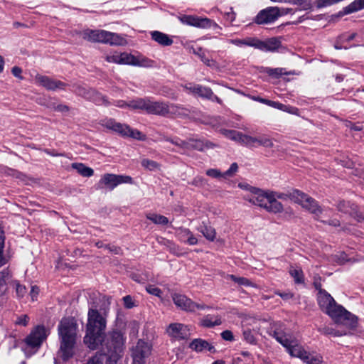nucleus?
Masks as SVG:
<instances>
[{
    "instance_id": "nucleus-1",
    "label": "nucleus",
    "mask_w": 364,
    "mask_h": 364,
    "mask_svg": "<svg viewBox=\"0 0 364 364\" xmlns=\"http://www.w3.org/2000/svg\"><path fill=\"white\" fill-rule=\"evenodd\" d=\"M318 303L321 309L325 311L338 325L343 326L346 329L341 332L333 331L327 328L325 333L340 336L347 334L349 330L357 326V318L341 306L336 304L331 296L325 291L319 290L318 294Z\"/></svg>"
},
{
    "instance_id": "nucleus-2",
    "label": "nucleus",
    "mask_w": 364,
    "mask_h": 364,
    "mask_svg": "<svg viewBox=\"0 0 364 364\" xmlns=\"http://www.w3.org/2000/svg\"><path fill=\"white\" fill-rule=\"evenodd\" d=\"M98 304H94L88 311L87 333L84 342L91 349H95L104 341V331L106 328L105 318L98 312Z\"/></svg>"
},
{
    "instance_id": "nucleus-3",
    "label": "nucleus",
    "mask_w": 364,
    "mask_h": 364,
    "mask_svg": "<svg viewBox=\"0 0 364 364\" xmlns=\"http://www.w3.org/2000/svg\"><path fill=\"white\" fill-rule=\"evenodd\" d=\"M77 324L73 318H63L58 325L60 341L59 354L63 360H68L74 354L77 341Z\"/></svg>"
},
{
    "instance_id": "nucleus-4",
    "label": "nucleus",
    "mask_w": 364,
    "mask_h": 364,
    "mask_svg": "<svg viewBox=\"0 0 364 364\" xmlns=\"http://www.w3.org/2000/svg\"><path fill=\"white\" fill-rule=\"evenodd\" d=\"M269 334L285 347L291 356L299 358L307 364H321L322 358L306 352L296 340L289 338L278 329H271Z\"/></svg>"
},
{
    "instance_id": "nucleus-5",
    "label": "nucleus",
    "mask_w": 364,
    "mask_h": 364,
    "mask_svg": "<svg viewBox=\"0 0 364 364\" xmlns=\"http://www.w3.org/2000/svg\"><path fill=\"white\" fill-rule=\"evenodd\" d=\"M82 38L91 42L108 43L111 46H125L127 42L124 38L117 33L105 30H85Z\"/></svg>"
},
{
    "instance_id": "nucleus-6",
    "label": "nucleus",
    "mask_w": 364,
    "mask_h": 364,
    "mask_svg": "<svg viewBox=\"0 0 364 364\" xmlns=\"http://www.w3.org/2000/svg\"><path fill=\"white\" fill-rule=\"evenodd\" d=\"M48 331L44 326H38L24 339L23 350L27 356L34 354L48 336Z\"/></svg>"
},
{
    "instance_id": "nucleus-7",
    "label": "nucleus",
    "mask_w": 364,
    "mask_h": 364,
    "mask_svg": "<svg viewBox=\"0 0 364 364\" xmlns=\"http://www.w3.org/2000/svg\"><path fill=\"white\" fill-rule=\"evenodd\" d=\"M100 124L124 137H131L138 140H144L146 136L137 129H132L125 124H121L113 119H105L100 122Z\"/></svg>"
},
{
    "instance_id": "nucleus-8",
    "label": "nucleus",
    "mask_w": 364,
    "mask_h": 364,
    "mask_svg": "<svg viewBox=\"0 0 364 364\" xmlns=\"http://www.w3.org/2000/svg\"><path fill=\"white\" fill-rule=\"evenodd\" d=\"M124 343V338L121 332L114 331L109 335L106 343L109 354V360L106 364H117V359L122 352Z\"/></svg>"
},
{
    "instance_id": "nucleus-9",
    "label": "nucleus",
    "mask_w": 364,
    "mask_h": 364,
    "mask_svg": "<svg viewBox=\"0 0 364 364\" xmlns=\"http://www.w3.org/2000/svg\"><path fill=\"white\" fill-rule=\"evenodd\" d=\"M291 198L295 203L315 214L318 219H319V214H323L325 212L318 207L317 203L313 198L298 190H295L291 193Z\"/></svg>"
},
{
    "instance_id": "nucleus-10",
    "label": "nucleus",
    "mask_w": 364,
    "mask_h": 364,
    "mask_svg": "<svg viewBox=\"0 0 364 364\" xmlns=\"http://www.w3.org/2000/svg\"><path fill=\"white\" fill-rule=\"evenodd\" d=\"M166 141H170L178 148L183 150V152L189 150L203 151L205 148L212 147V144L210 142H204L200 139L189 138L187 140H182L178 137L173 139H166Z\"/></svg>"
},
{
    "instance_id": "nucleus-11",
    "label": "nucleus",
    "mask_w": 364,
    "mask_h": 364,
    "mask_svg": "<svg viewBox=\"0 0 364 364\" xmlns=\"http://www.w3.org/2000/svg\"><path fill=\"white\" fill-rule=\"evenodd\" d=\"M122 183L132 184L133 179L129 176L105 173L102 176L99 181L101 188H105L111 191Z\"/></svg>"
},
{
    "instance_id": "nucleus-12",
    "label": "nucleus",
    "mask_w": 364,
    "mask_h": 364,
    "mask_svg": "<svg viewBox=\"0 0 364 364\" xmlns=\"http://www.w3.org/2000/svg\"><path fill=\"white\" fill-rule=\"evenodd\" d=\"M289 9L269 7L261 11L256 17V23L258 24H267L275 21L278 17L289 13Z\"/></svg>"
},
{
    "instance_id": "nucleus-13",
    "label": "nucleus",
    "mask_w": 364,
    "mask_h": 364,
    "mask_svg": "<svg viewBox=\"0 0 364 364\" xmlns=\"http://www.w3.org/2000/svg\"><path fill=\"white\" fill-rule=\"evenodd\" d=\"M120 64L150 68L154 65V61L141 54L135 55L127 52H123L121 55Z\"/></svg>"
},
{
    "instance_id": "nucleus-14",
    "label": "nucleus",
    "mask_w": 364,
    "mask_h": 364,
    "mask_svg": "<svg viewBox=\"0 0 364 364\" xmlns=\"http://www.w3.org/2000/svg\"><path fill=\"white\" fill-rule=\"evenodd\" d=\"M172 299L177 307L186 311L193 312L197 310H203L208 308V306L204 304L193 302L186 296L181 294H173L172 295Z\"/></svg>"
},
{
    "instance_id": "nucleus-15",
    "label": "nucleus",
    "mask_w": 364,
    "mask_h": 364,
    "mask_svg": "<svg viewBox=\"0 0 364 364\" xmlns=\"http://www.w3.org/2000/svg\"><path fill=\"white\" fill-rule=\"evenodd\" d=\"M183 87L188 93L216 101L218 103L221 102L220 100L217 96L214 95L213 91L209 87L193 83L186 84L183 85Z\"/></svg>"
},
{
    "instance_id": "nucleus-16",
    "label": "nucleus",
    "mask_w": 364,
    "mask_h": 364,
    "mask_svg": "<svg viewBox=\"0 0 364 364\" xmlns=\"http://www.w3.org/2000/svg\"><path fill=\"white\" fill-rule=\"evenodd\" d=\"M151 353V346L143 341H139L132 350V364H145V359Z\"/></svg>"
},
{
    "instance_id": "nucleus-17",
    "label": "nucleus",
    "mask_w": 364,
    "mask_h": 364,
    "mask_svg": "<svg viewBox=\"0 0 364 364\" xmlns=\"http://www.w3.org/2000/svg\"><path fill=\"white\" fill-rule=\"evenodd\" d=\"M252 190V193L247 194L244 197L245 199L254 205H258L265 209L267 201L269 200V196H270V191H266L257 188Z\"/></svg>"
},
{
    "instance_id": "nucleus-18",
    "label": "nucleus",
    "mask_w": 364,
    "mask_h": 364,
    "mask_svg": "<svg viewBox=\"0 0 364 364\" xmlns=\"http://www.w3.org/2000/svg\"><path fill=\"white\" fill-rule=\"evenodd\" d=\"M244 146L248 147H256L258 146H262L266 148H271L273 146L272 139L267 135H259L257 136H253L245 134Z\"/></svg>"
},
{
    "instance_id": "nucleus-19",
    "label": "nucleus",
    "mask_w": 364,
    "mask_h": 364,
    "mask_svg": "<svg viewBox=\"0 0 364 364\" xmlns=\"http://www.w3.org/2000/svg\"><path fill=\"white\" fill-rule=\"evenodd\" d=\"M166 331L170 337L176 340L186 339L190 335L188 326L178 323H171Z\"/></svg>"
},
{
    "instance_id": "nucleus-20",
    "label": "nucleus",
    "mask_w": 364,
    "mask_h": 364,
    "mask_svg": "<svg viewBox=\"0 0 364 364\" xmlns=\"http://www.w3.org/2000/svg\"><path fill=\"white\" fill-rule=\"evenodd\" d=\"M35 80L37 84L50 90H63L65 87L64 82L44 75H38Z\"/></svg>"
},
{
    "instance_id": "nucleus-21",
    "label": "nucleus",
    "mask_w": 364,
    "mask_h": 364,
    "mask_svg": "<svg viewBox=\"0 0 364 364\" xmlns=\"http://www.w3.org/2000/svg\"><path fill=\"white\" fill-rule=\"evenodd\" d=\"M281 46L279 38H271L266 41L255 38V48L263 51H275Z\"/></svg>"
},
{
    "instance_id": "nucleus-22",
    "label": "nucleus",
    "mask_w": 364,
    "mask_h": 364,
    "mask_svg": "<svg viewBox=\"0 0 364 364\" xmlns=\"http://www.w3.org/2000/svg\"><path fill=\"white\" fill-rule=\"evenodd\" d=\"M181 21L187 25L196 27H210L212 22L207 18H198L193 16H184L181 18Z\"/></svg>"
},
{
    "instance_id": "nucleus-23",
    "label": "nucleus",
    "mask_w": 364,
    "mask_h": 364,
    "mask_svg": "<svg viewBox=\"0 0 364 364\" xmlns=\"http://www.w3.org/2000/svg\"><path fill=\"white\" fill-rule=\"evenodd\" d=\"M169 111L166 104L160 102H152L147 100L146 112L156 114H164Z\"/></svg>"
},
{
    "instance_id": "nucleus-24",
    "label": "nucleus",
    "mask_w": 364,
    "mask_h": 364,
    "mask_svg": "<svg viewBox=\"0 0 364 364\" xmlns=\"http://www.w3.org/2000/svg\"><path fill=\"white\" fill-rule=\"evenodd\" d=\"M151 38L163 46H168L173 43L172 38L167 34L160 31H154L151 32Z\"/></svg>"
},
{
    "instance_id": "nucleus-25",
    "label": "nucleus",
    "mask_w": 364,
    "mask_h": 364,
    "mask_svg": "<svg viewBox=\"0 0 364 364\" xmlns=\"http://www.w3.org/2000/svg\"><path fill=\"white\" fill-rule=\"evenodd\" d=\"M178 235L182 241L190 245H196L198 242L197 237L186 228H180L178 230Z\"/></svg>"
},
{
    "instance_id": "nucleus-26",
    "label": "nucleus",
    "mask_w": 364,
    "mask_h": 364,
    "mask_svg": "<svg viewBox=\"0 0 364 364\" xmlns=\"http://www.w3.org/2000/svg\"><path fill=\"white\" fill-rule=\"evenodd\" d=\"M221 133L228 139L244 145L245 134L235 130L223 129Z\"/></svg>"
},
{
    "instance_id": "nucleus-27",
    "label": "nucleus",
    "mask_w": 364,
    "mask_h": 364,
    "mask_svg": "<svg viewBox=\"0 0 364 364\" xmlns=\"http://www.w3.org/2000/svg\"><path fill=\"white\" fill-rule=\"evenodd\" d=\"M192 350L198 352L208 350L211 352L213 347L209 343L202 339H195L189 345Z\"/></svg>"
},
{
    "instance_id": "nucleus-28",
    "label": "nucleus",
    "mask_w": 364,
    "mask_h": 364,
    "mask_svg": "<svg viewBox=\"0 0 364 364\" xmlns=\"http://www.w3.org/2000/svg\"><path fill=\"white\" fill-rule=\"evenodd\" d=\"M265 210L269 212L277 213H281L283 210V206L282 204L277 200L274 199L273 196H269V200L265 207Z\"/></svg>"
},
{
    "instance_id": "nucleus-29",
    "label": "nucleus",
    "mask_w": 364,
    "mask_h": 364,
    "mask_svg": "<svg viewBox=\"0 0 364 364\" xmlns=\"http://www.w3.org/2000/svg\"><path fill=\"white\" fill-rule=\"evenodd\" d=\"M221 319L218 316L208 315L200 321V325L204 327H213L221 324Z\"/></svg>"
},
{
    "instance_id": "nucleus-30",
    "label": "nucleus",
    "mask_w": 364,
    "mask_h": 364,
    "mask_svg": "<svg viewBox=\"0 0 364 364\" xmlns=\"http://www.w3.org/2000/svg\"><path fill=\"white\" fill-rule=\"evenodd\" d=\"M259 321L252 318V317H246L242 321V327L243 329L247 328H250L254 332L259 331Z\"/></svg>"
},
{
    "instance_id": "nucleus-31",
    "label": "nucleus",
    "mask_w": 364,
    "mask_h": 364,
    "mask_svg": "<svg viewBox=\"0 0 364 364\" xmlns=\"http://www.w3.org/2000/svg\"><path fill=\"white\" fill-rule=\"evenodd\" d=\"M72 167L75 169L77 173L85 177H90L94 173L92 168L87 167L81 163H74L72 164Z\"/></svg>"
},
{
    "instance_id": "nucleus-32",
    "label": "nucleus",
    "mask_w": 364,
    "mask_h": 364,
    "mask_svg": "<svg viewBox=\"0 0 364 364\" xmlns=\"http://www.w3.org/2000/svg\"><path fill=\"white\" fill-rule=\"evenodd\" d=\"M198 230L209 241H213L215 239L216 232L211 226L204 225L200 226Z\"/></svg>"
},
{
    "instance_id": "nucleus-33",
    "label": "nucleus",
    "mask_w": 364,
    "mask_h": 364,
    "mask_svg": "<svg viewBox=\"0 0 364 364\" xmlns=\"http://www.w3.org/2000/svg\"><path fill=\"white\" fill-rule=\"evenodd\" d=\"M87 94H90L89 100H92L97 105H108L106 98L101 94L98 93L94 90H90Z\"/></svg>"
},
{
    "instance_id": "nucleus-34",
    "label": "nucleus",
    "mask_w": 364,
    "mask_h": 364,
    "mask_svg": "<svg viewBox=\"0 0 364 364\" xmlns=\"http://www.w3.org/2000/svg\"><path fill=\"white\" fill-rule=\"evenodd\" d=\"M148 99H136L129 102V109L146 111Z\"/></svg>"
},
{
    "instance_id": "nucleus-35",
    "label": "nucleus",
    "mask_w": 364,
    "mask_h": 364,
    "mask_svg": "<svg viewBox=\"0 0 364 364\" xmlns=\"http://www.w3.org/2000/svg\"><path fill=\"white\" fill-rule=\"evenodd\" d=\"M255 38H247L245 39H230L229 40V43L240 47L242 46H248L255 48Z\"/></svg>"
},
{
    "instance_id": "nucleus-36",
    "label": "nucleus",
    "mask_w": 364,
    "mask_h": 364,
    "mask_svg": "<svg viewBox=\"0 0 364 364\" xmlns=\"http://www.w3.org/2000/svg\"><path fill=\"white\" fill-rule=\"evenodd\" d=\"M146 218L154 223L158 225H166L168 223V220L166 217L155 213H149L146 215Z\"/></svg>"
},
{
    "instance_id": "nucleus-37",
    "label": "nucleus",
    "mask_w": 364,
    "mask_h": 364,
    "mask_svg": "<svg viewBox=\"0 0 364 364\" xmlns=\"http://www.w3.org/2000/svg\"><path fill=\"white\" fill-rule=\"evenodd\" d=\"M122 53L118 51H112L105 55V60L108 63L120 64Z\"/></svg>"
},
{
    "instance_id": "nucleus-38",
    "label": "nucleus",
    "mask_w": 364,
    "mask_h": 364,
    "mask_svg": "<svg viewBox=\"0 0 364 364\" xmlns=\"http://www.w3.org/2000/svg\"><path fill=\"white\" fill-rule=\"evenodd\" d=\"M257 333V332H254L250 328H245L243 329V338L248 343L255 344V333Z\"/></svg>"
},
{
    "instance_id": "nucleus-39",
    "label": "nucleus",
    "mask_w": 364,
    "mask_h": 364,
    "mask_svg": "<svg viewBox=\"0 0 364 364\" xmlns=\"http://www.w3.org/2000/svg\"><path fill=\"white\" fill-rule=\"evenodd\" d=\"M364 8V0H355L348 5L346 9L347 13H352Z\"/></svg>"
},
{
    "instance_id": "nucleus-40",
    "label": "nucleus",
    "mask_w": 364,
    "mask_h": 364,
    "mask_svg": "<svg viewBox=\"0 0 364 364\" xmlns=\"http://www.w3.org/2000/svg\"><path fill=\"white\" fill-rule=\"evenodd\" d=\"M227 279H231L232 281L238 284L239 285L254 286L249 279H247V278H245V277H236L233 274H230V275L227 276Z\"/></svg>"
},
{
    "instance_id": "nucleus-41",
    "label": "nucleus",
    "mask_w": 364,
    "mask_h": 364,
    "mask_svg": "<svg viewBox=\"0 0 364 364\" xmlns=\"http://www.w3.org/2000/svg\"><path fill=\"white\" fill-rule=\"evenodd\" d=\"M265 73L270 76H273L275 77H278L282 75H286L287 73L285 71L284 68H267L265 69Z\"/></svg>"
},
{
    "instance_id": "nucleus-42",
    "label": "nucleus",
    "mask_w": 364,
    "mask_h": 364,
    "mask_svg": "<svg viewBox=\"0 0 364 364\" xmlns=\"http://www.w3.org/2000/svg\"><path fill=\"white\" fill-rule=\"evenodd\" d=\"M289 273L291 275V277L294 279L296 283L303 282V273L301 269L291 268L289 270Z\"/></svg>"
},
{
    "instance_id": "nucleus-43",
    "label": "nucleus",
    "mask_w": 364,
    "mask_h": 364,
    "mask_svg": "<svg viewBox=\"0 0 364 364\" xmlns=\"http://www.w3.org/2000/svg\"><path fill=\"white\" fill-rule=\"evenodd\" d=\"M141 165L144 168H146L149 170H151V171L155 170V169L158 168V167H159V165L157 163H156L154 161L149 160V159H143L141 161Z\"/></svg>"
},
{
    "instance_id": "nucleus-44",
    "label": "nucleus",
    "mask_w": 364,
    "mask_h": 364,
    "mask_svg": "<svg viewBox=\"0 0 364 364\" xmlns=\"http://www.w3.org/2000/svg\"><path fill=\"white\" fill-rule=\"evenodd\" d=\"M146 290L150 294L154 295L158 297L161 296L162 292H161V289H159L158 287H155L154 285H148L146 287Z\"/></svg>"
},
{
    "instance_id": "nucleus-45",
    "label": "nucleus",
    "mask_w": 364,
    "mask_h": 364,
    "mask_svg": "<svg viewBox=\"0 0 364 364\" xmlns=\"http://www.w3.org/2000/svg\"><path fill=\"white\" fill-rule=\"evenodd\" d=\"M104 357V355L97 353L88 360L87 364H103Z\"/></svg>"
},
{
    "instance_id": "nucleus-46",
    "label": "nucleus",
    "mask_w": 364,
    "mask_h": 364,
    "mask_svg": "<svg viewBox=\"0 0 364 364\" xmlns=\"http://www.w3.org/2000/svg\"><path fill=\"white\" fill-rule=\"evenodd\" d=\"M90 90L91 89H87L86 87H82V86H77L76 87V89L75 90V92L76 94H77L78 95L82 96V97L88 99V97H90V94H87V92Z\"/></svg>"
},
{
    "instance_id": "nucleus-47",
    "label": "nucleus",
    "mask_w": 364,
    "mask_h": 364,
    "mask_svg": "<svg viewBox=\"0 0 364 364\" xmlns=\"http://www.w3.org/2000/svg\"><path fill=\"white\" fill-rule=\"evenodd\" d=\"M11 277L10 272L8 269H4L0 272V283L4 282V287H6L7 282Z\"/></svg>"
},
{
    "instance_id": "nucleus-48",
    "label": "nucleus",
    "mask_w": 364,
    "mask_h": 364,
    "mask_svg": "<svg viewBox=\"0 0 364 364\" xmlns=\"http://www.w3.org/2000/svg\"><path fill=\"white\" fill-rule=\"evenodd\" d=\"M269 106L272 107L276 109H280V110H282V111L291 112L289 107H288L286 105H284L282 103H279L278 102L270 101Z\"/></svg>"
},
{
    "instance_id": "nucleus-49",
    "label": "nucleus",
    "mask_w": 364,
    "mask_h": 364,
    "mask_svg": "<svg viewBox=\"0 0 364 364\" xmlns=\"http://www.w3.org/2000/svg\"><path fill=\"white\" fill-rule=\"evenodd\" d=\"M14 285L16 286V292L18 297H23L26 292V287L21 285L18 282L15 281Z\"/></svg>"
},
{
    "instance_id": "nucleus-50",
    "label": "nucleus",
    "mask_w": 364,
    "mask_h": 364,
    "mask_svg": "<svg viewBox=\"0 0 364 364\" xmlns=\"http://www.w3.org/2000/svg\"><path fill=\"white\" fill-rule=\"evenodd\" d=\"M206 174L212 178H220L223 176V173L216 168H210L206 171Z\"/></svg>"
},
{
    "instance_id": "nucleus-51",
    "label": "nucleus",
    "mask_w": 364,
    "mask_h": 364,
    "mask_svg": "<svg viewBox=\"0 0 364 364\" xmlns=\"http://www.w3.org/2000/svg\"><path fill=\"white\" fill-rule=\"evenodd\" d=\"M237 164L236 163L232 164L229 169L223 173V177L232 176L234 173L237 172Z\"/></svg>"
},
{
    "instance_id": "nucleus-52",
    "label": "nucleus",
    "mask_w": 364,
    "mask_h": 364,
    "mask_svg": "<svg viewBox=\"0 0 364 364\" xmlns=\"http://www.w3.org/2000/svg\"><path fill=\"white\" fill-rule=\"evenodd\" d=\"M28 321H29L28 316L27 315H22L16 319V323L18 325L23 326H26L28 325Z\"/></svg>"
},
{
    "instance_id": "nucleus-53",
    "label": "nucleus",
    "mask_w": 364,
    "mask_h": 364,
    "mask_svg": "<svg viewBox=\"0 0 364 364\" xmlns=\"http://www.w3.org/2000/svg\"><path fill=\"white\" fill-rule=\"evenodd\" d=\"M335 257L336 261L340 264H343L348 261L347 255L344 252H340L338 255H335Z\"/></svg>"
},
{
    "instance_id": "nucleus-54",
    "label": "nucleus",
    "mask_w": 364,
    "mask_h": 364,
    "mask_svg": "<svg viewBox=\"0 0 364 364\" xmlns=\"http://www.w3.org/2000/svg\"><path fill=\"white\" fill-rule=\"evenodd\" d=\"M123 301L124 306L128 308H132L134 306V303L132 301V298L130 296H126L123 298Z\"/></svg>"
},
{
    "instance_id": "nucleus-55",
    "label": "nucleus",
    "mask_w": 364,
    "mask_h": 364,
    "mask_svg": "<svg viewBox=\"0 0 364 364\" xmlns=\"http://www.w3.org/2000/svg\"><path fill=\"white\" fill-rule=\"evenodd\" d=\"M222 338L225 341H232L233 334L230 331L226 330L221 333Z\"/></svg>"
},
{
    "instance_id": "nucleus-56",
    "label": "nucleus",
    "mask_w": 364,
    "mask_h": 364,
    "mask_svg": "<svg viewBox=\"0 0 364 364\" xmlns=\"http://www.w3.org/2000/svg\"><path fill=\"white\" fill-rule=\"evenodd\" d=\"M39 294V289L36 286H33L30 291V296L33 301H35Z\"/></svg>"
},
{
    "instance_id": "nucleus-57",
    "label": "nucleus",
    "mask_w": 364,
    "mask_h": 364,
    "mask_svg": "<svg viewBox=\"0 0 364 364\" xmlns=\"http://www.w3.org/2000/svg\"><path fill=\"white\" fill-rule=\"evenodd\" d=\"M200 57L201 58V60L208 66L213 67L215 65V62L214 60L205 58L203 54L200 55Z\"/></svg>"
},
{
    "instance_id": "nucleus-58",
    "label": "nucleus",
    "mask_w": 364,
    "mask_h": 364,
    "mask_svg": "<svg viewBox=\"0 0 364 364\" xmlns=\"http://www.w3.org/2000/svg\"><path fill=\"white\" fill-rule=\"evenodd\" d=\"M239 187L247 191V194H252L253 192L252 189H255V187L251 186L246 183H240Z\"/></svg>"
},
{
    "instance_id": "nucleus-59",
    "label": "nucleus",
    "mask_w": 364,
    "mask_h": 364,
    "mask_svg": "<svg viewBox=\"0 0 364 364\" xmlns=\"http://www.w3.org/2000/svg\"><path fill=\"white\" fill-rule=\"evenodd\" d=\"M270 196H273V198H274V199L277 200V199H285L287 196L284 193L270 191Z\"/></svg>"
},
{
    "instance_id": "nucleus-60",
    "label": "nucleus",
    "mask_w": 364,
    "mask_h": 364,
    "mask_svg": "<svg viewBox=\"0 0 364 364\" xmlns=\"http://www.w3.org/2000/svg\"><path fill=\"white\" fill-rule=\"evenodd\" d=\"M11 73L15 77L20 78V79L22 78V77H21L22 70L20 68L14 67L11 70Z\"/></svg>"
},
{
    "instance_id": "nucleus-61",
    "label": "nucleus",
    "mask_w": 364,
    "mask_h": 364,
    "mask_svg": "<svg viewBox=\"0 0 364 364\" xmlns=\"http://www.w3.org/2000/svg\"><path fill=\"white\" fill-rule=\"evenodd\" d=\"M276 294L281 296L284 300H289L294 296L293 294L289 291L284 293L277 292Z\"/></svg>"
},
{
    "instance_id": "nucleus-62",
    "label": "nucleus",
    "mask_w": 364,
    "mask_h": 364,
    "mask_svg": "<svg viewBox=\"0 0 364 364\" xmlns=\"http://www.w3.org/2000/svg\"><path fill=\"white\" fill-rule=\"evenodd\" d=\"M114 105L120 108H129V102L124 100H117L114 102Z\"/></svg>"
},
{
    "instance_id": "nucleus-63",
    "label": "nucleus",
    "mask_w": 364,
    "mask_h": 364,
    "mask_svg": "<svg viewBox=\"0 0 364 364\" xmlns=\"http://www.w3.org/2000/svg\"><path fill=\"white\" fill-rule=\"evenodd\" d=\"M338 208L339 210L341 211H343V212H345V213H348V203L343 201V202H341L339 203V204L338 205Z\"/></svg>"
},
{
    "instance_id": "nucleus-64",
    "label": "nucleus",
    "mask_w": 364,
    "mask_h": 364,
    "mask_svg": "<svg viewBox=\"0 0 364 364\" xmlns=\"http://www.w3.org/2000/svg\"><path fill=\"white\" fill-rule=\"evenodd\" d=\"M226 18L229 21L232 22L235 19V14L233 12L227 13Z\"/></svg>"
}]
</instances>
